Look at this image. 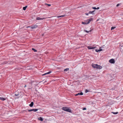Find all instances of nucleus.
Here are the masks:
<instances>
[{"label":"nucleus","mask_w":123,"mask_h":123,"mask_svg":"<svg viewBox=\"0 0 123 123\" xmlns=\"http://www.w3.org/2000/svg\"><path fill=\"white\" fill-rule=\"evenodd\" d=\"M92 66L94 68H96L98 69H101L102 68V66L97 64H94L93 63L92 64Z\"/></svg>","instance_id":"obj_1"},{"label":"nucleus","mask_w":123,"mask_h":123,"mask_svg":"<svg viewBox=\"0 0 123 123\" xmlns=\"http://www.w3.org/2000/svg\"><path fill=\"white\" fill-rule=\"evenodd\" d=\"M62 109L65 111H67L69 112H72L71 110L69 109L68 107H63Z\"/></svg>","instance_id":"obj_2"},{"label":"nucleus","mask_w":123,"mask_h":123,"mask_svg":"<svg viewBox=\"0 0 123 123\" xmlns=\"http://www.w3.org/2000/svg\"><path fill=\"white\" fill-rule=\"evenodd\" d=\"M93 20V18H90L89 19H87V21H88L87 22H85V21L84 22H82V24H87L90 23V22L92 21Z\"/></svg>","instance_id":"obj_3"},{"label":"nucleus","mask_w":123,"mask_h":123,"mask_svg":"<svg viewBox=\"0 0 123 123\" xmlns=\"http://www.w3.org/2000/svg\"><path fill=\"white\" fill-rule=\"evenodd\" d=\"M98 46V45H97L96 46L93 47H92L91 46H88L87 47V48L89 49H92L97 48V47Z\"/></svg>","instance_id":"obj_4"},{"label":"nucleus","mask_w":123,"mask_h":123,"mask_svg":"<svg viewBox=\"0 0 123 123\" xmlns=\"http://www.w3.org/2000/svg\"><path fill=\"white\" fill-rule=\"evenodd\" d=\"M109 62L111 63H114L115 62V60L113 59H111L109 60Z\"/></svg>","instance_id":"obj_5"},{"label":"nucleus","mask_w":123,"mask_h":123,"mask_svg":"<svg viewBox=\"0 0 123 123\" xmlns=\"http://www.w3.org/2000/svg\"><path fill=\"white\" fill-rule=\"evenodd\" d=\"M38 27L37 25H31V29H33L37 28Z\"/></svg>","instance_id":"obj_6"},{"label":"nucleus","mask_w":123,"mask_h":123,"mask_svg":"<svg viewBox=\"0 0 123 123\" xmlns=\"http://www.w3.org/2000/svg\"><path fill=\"white\" fill-rule=\"evenodd\" d=\"M38 109H34L31 110H28L29 112H31L32 111H36L38 110Z\"/></svg>","instance_id":"obj_7"},{"label":"nucleus","mask_w":123,"mask_h":123,"mask_svg":"<svg viewBox=\"0 0 123 123\" xmlns=\"http://www.w3.org/2000/svg\"><path fill=\"white\" fill-rule=\"evenodd\" d=\"M83 94V93L82 92H81L80 93H78L76 94L75 95L76 96H77L78 95H82Z\"/></svg>","instance_id":"obj_8"},{"label":"nucleus","mask_w":123,"mask_h":123,"mask_svg":"<svg viewBox=\"0 0 123 123\" xmlns=\"http://www.w3.org/2000/svg\"><path fill=\"white\" fill-rule=\"evenodd\" d=\"M36 20H43L44 19V18H40L39 17H37V18H36Z\"/></svg>","instance_id":"obj_9"},{"label":"nucleus","mask_w":123,"mask_h":123,"mask_svg":"<svg viewBox=\"0 0 123 123\" xmlns=\"http://www.w3.org/2000/svg\"><path fill=\"white\" fill-rule=\"evenodd\" d=\"M51 71H49V72H48L47 73H45L44 74H43V75H45L46 74H49L51 73Z\"/></svg>","instance_id":"obj_10"},{"label":"nucleus","mask_w":123,"mask_h":123,"mask_svg":"<svg viewBox=\"0 0 123 123\" xmlns=\"http://www.w3.org/2000/svg\"><path fill=\"white\" fill-rule=\"evenodd\" d=\"M33 102H31V104L29 105V106L31 107L33 106Z\"/></svg>","instance_id":"obj_11"},{"label":"nucleus","mask_w":123,"mask_h":123,"mask_svg":"<svg viewBox=\"0 0 123 123\" xmlns=\"http://www.w3.org/2000/svg\"><path fill=\"white\" fill-rule=\"evenodd\" d=\"M38 120H39L41 121H42L43 119L42 117H40L38 118Z\"/></svg>","instance_id":"obj_12"},{"label":"nucleus","mask_w":123,"mask_h":123,"mask_svg":"<svg viewBox=\"0 0 123 123\" xmlns=\"http://www.w3.org/2000/svg\"><path fill=\"white\" fill-rule=\"evenodd\" d=\"M92 8L94 9H98L99 8L98 7L96 8L95 7H92Z\"/></svg>","instance_id":"obj_13"},{"label":"nucleus","mask_w":123,"mask_h":123,"mask_svg":"<svg viewBox=\"0 0 123 123\" xmlns=\"http://www.w3.org/2000/svg\"><path fill=\"white\" fill-rule=\"evenodd\" d=\"M0 100L2 101H4L5 100H6V99L4 98L0 97Z\"/></svg>","instance_id":"obj_14"},{"label":"nucleus","mask_w":123,"mask_h":123,"mask_svg":"<svg viewBox=\"0 0 123 123\" xmlns=\"http://www.w3.org/2000/svg\"><path fill=\"white\" fill-rule=\"evenodd\" d=\"M66 16V15H65V14L64 15H62L60 16H57V17L58 18H59V17H64Z\"/></svg>","instance_id":"obj_15"},{"label":"nucleus","mask_w":123,"mask_h":123,"mask_svg":"<svg viewBox=\"0 0 123 123\" xmlns=\"http://www.w3.org/2000/svg\"><path fill=\"white\" fill-rule=\"evenodd\" d=\"M111 113H113L114 114H117L118 113V112H112Z\"/></svg>","instance_id":"obj_16"},{"label":"nucleus","mask_w":123,"mask_h":123,"mask_svg":"<svg viewBox=\"0 0 123 123\" xmlns=\"http://www.w3.org/2000/svg\"><path fill=\"white\" fill-rule=\"evenodd\" d=\"M69 70V68H67L66 69H65L64 70V71L65 72L67 71L68 70Z\"/></svg>","instance_id":"obj_17"},{"label":"nucleus","mask_w":123,"mask_h":123,"mask_svg":"<svg viewBox=\"0 0 123 123\" xmlns=\"http://www.w3.org/2000/svg\"><path fill=\"white\" fill-rule=\"evenodd\" d=\"M27 7V6H26L23 7V10H26V8Z\"/></svg>","instance_id":"obj_18"},{"label":"nucleus","mask_w":123,"mask_h":123,"mask_svg":"<svg viewBox=\"0 0 123 123\" xmlns=\"http://www.w3.org/2000/svg\"><path fill=\"white\" fill-rule=\"evenodd\" d=\"M89 90H88L87 89H86L85 90V92L86 93H87L88 92H89Z\"/></svg>","instance_id":"obj_19"},{"label":"nucleus","mask_w":123,"mask_h":123,"mask_svg":"<svg viewBox=\"0 0 123 123\" xmlns=\"http://www.w3.org/2000/svg\"><path fill=\"white\" fill-rule=\"evenodd\" d=\"M115 27H112L111 28V30H113L115 28H116Z\"/></svg>","instance_id":"obj_20"},{"label":"nucleus","mask_w":123,"mask_h":123,"mask_svg":"<svg viewBox=\"0 0 123 123\" xmlns=\"http://www.w3.org/2000/svg\"><path fill=\"white\" fill-rule=\"evenodd\" d=\"M32 50H33L34 51V52H36L37 51V50L34 48H32Z\"/></svg>","instance_id":"obj_21"},{"label":"nucleus","mask_w":123,"mask_h":123,"mask_svg":"<svg viewBox=\"0 0 123 123\" xmlns=\"http://www.w3.org/2000/svg\"><path fill=\"white\" fill-rule=\"evenodd\" d=\"M95 51L97 52H98L100 51V50L99 49H95Z\"/></svg>","instance_id":"obj_22"},{"label":"nucleus","mask_w":123,"mask_h":123,"mask_svg":"<svg viewBox=\"0 0 123 123\" xmlns=\"http://www.w3.org/2000/svg\"><path fill=\"white\" fill-rule=\"evenodd\" d=\"M84 31L87 33H88L89 32L91 31H87V30H85Z\"/></svg>","instance_id":"obj_23"},{"label":"nucleus","mask_w":123,"mask_h":123,"mask_svg":"<svg viewBox=\"0 0 123 123\" xmlns=\"http://www.w3.org/2000/svg\"><path fill=\"white\" fill-rule=\"evenodd\" d=\"M95 10H93V11H92V14H94V12H95Z\"/></svg>","instance_id":"obj_24"},{"label":"nucleus","mask_w":123,"mask_h":123,"mask_svg":"<svg viewBox=\"0 0 123 123\" xmlns=\"http://www.w3.org/2000/svg\"><path fill=\"white\" fill-rule=\"evenodd\" d=\"M89 14H92V11H90L89 12Z\"/></svg>","instance_id":"obj_25"},{"label":"nucleus","mask_w":123,"mask_h":123,"mask_svg":"<svg viewBox=\"0 0 123 123\" xmlns=\"http://www.w3.org/2000/svg\"><path fill=\"white\" fill-rule=\"evenodd\" d=\"M85 14L87 15H88V14H89V12L88 13H85Z\"/></svg>","instance_id":"obj_26"},{"label":"nucleus","mask_w":123,"mask_h":123,"mask_svg":"<svg viewBox=\"0 0 123 123\" xmlns=\"http://www.w3.org/2000/svg\"><path fill=\"white\" fill-rule=\"evenodd\" d=\"M86 108L85 107L83 108L82 109L83 110H86Z\"/></svg>","instance_id":"obj_27"},{"label":"nucleus","mask_w":123,"mask_h":123,"mask_svg":"<svg viewBox=\"0 0 123 123\" xmlns=\"http://www.w3.org/2000/svg\"><path fill=\"white\" fill-rule=\"evenodd\" d=\"M18 95H19V94H15V96H18Z\"/></svg>","instance_id":"obj_28"},{"label":"nucleus","mask_w":123,"mask_h":123,"mask_svg":"<svg viewBox=\"0 0 123 123\" xmlns=\"http://www.w3.org/2000/svg\"><path fill=\"white\" fill-rule=\"evenodd\" d=\"M47 5L49 6H50L51 5L50 4H47Z\"/></svg>","instance_id":"obj_29"},{"label":"nucleus","mask_w":123,"mask_h":123,"mask_svg":"<svg viewBox=\"0 0 123 123\" xmlns=\"http://www.w3.org/2000/svg\"><path fill=\"white\" fill-rule=\"evenodd\" d=\"M99 50H100V51H102L103 50L102 49H99Z\"/></svg>","instance_id":"obj_30"},{"label":"nucleus","mask_w":123,"mask_h":123,"mask_svg":"<svg viewBox=\"0 0 123 123\" xmlns=\"http://www.w3.org/2000/svg\"><path fill=\"white\" fill-rule=\"evenodd\" d=\"M120 4H118L117 5V6H118Z\"/></svg>","instance_id":"obj_31"},{"label":"nucleus","mask_w":123,"mask_h":123,"mask_svg":"<svg viewBox=\"0 0 123 123\" xmlns=\"http://www.w3.org/2000/svg\"><path fill=\"white\" fill-rule=\"evenodd\" d=\"M88 21H87V20H86L85 21V22H87Z\"/></svg>","instance_id":"obj_32"},{"label":"nucleus","mask_w":123,"mask_h":123,"mask_svg":"<svg viewBox=\"0 0 123 123\" xmlns=\"http://www.w3.org/2000/svg\"><path fill=\"white\" fill-rule=\"evenodd\" d=\"M26 86V85H25V87Z\"/></svg>","instance_id":"obj_33"},{"label":"nucleus","mask_w":123,"mask_h":123,"mask_svg":"<svg viewBox=\"0 0 123 123\" xmlns=\"http://www.w3.org/2000/svg\"><path fill=\"white\" fill-rule=\"evenodd\" d=\"M101 48V47H100L99 48Z\"/></svg>","instance_id":"obj_34"}]
</instances>
